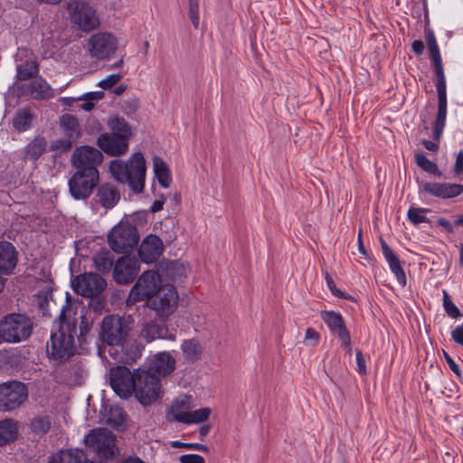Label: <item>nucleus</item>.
Listing matches in <instances>:
<instances>
[{
	"label": "nucleus",
	"instance_id": "nucleus-1",
	"mask_svg": "<svg viewBox=\"0 0 463 463\" xmlns=\"http://www.w3.org/2000/svg\"><path fill=\"white\" fill-rule=\"evenodd\" d=\"M57 329L52 332L47 352L51 358L61 362L71 357L75 353L74 337L80 343L86 342V335L93 326L90 312L62 307L59 316Z\"/></svg>",
	"mask_w": 463,
	"mask_h": 463
},
{
	"label": "nucleus",
	"instance_id": "nucleus-2",
	"mask_svg": "<svg viewBox=\"0 0 463 463\" xmlns=\"http://www.w3.org/2000/svg\"><path fill=\"white\" fill-rule=\"evenodd\" d=\"M109 169L113 178L118 183L128 184L129 188L137 194L143 191L146 161L142 153H134L127 162L114 159L110 162Z\"/></svg>",
	"mask_w": 463,
	"mask_h": 463
},
{
	"label": "nucleus",
	"instance_id": "nucleus-3",
	"mask_svg": "<svg viewBox=\"0 0 463 463\" xmlns=\"http://www.w3.org/2000/svg\"><path fill=\"white\" fill-rule=\"evenodd\" d=\"M33 329V319L24 314L11 313L0 319V336L5 343L25 341L32 335Z\"/></svg>",
	"mask_w": 463,
	"mask_h": 463
},
{
	"label": "nucleus",
	"instance_id": "nucleus-4",
	"mask_svg": "<svg viewBox=\"0 0 463 463\" xmlns=\"http://www.w3.org/2000/svg\"><path fill=\"white\" fill-rule=\"evenodd\" d=\"M131 322L118 315H108L103 317L100 325L99 339L109 345L112 350L124 344L129 335Z\"/></svg>",
	"mask_w": 463,
	"mask_h": 463
},
{
	"label": "nucleus",
	"instance_id": "nucleus-5",
	"mask_svg": "<svg viewBox=\"0 0 463 463\" xmlns=\"http://www.w3.org/2000/svg\"><path fill=\"white\" fill-rule=\"evenodd\" d=\"M85 444L87 448L96 453L101 461L109 460L118 453L115 445V435L104 428L90 430L85 437Z\"/></svg>",
	"mask_w": 463,
	"mask_h": 463
},
{
	"label": "nucleus",
	"instance_id": "nucleus-6",
	"mask_svg": "<svg viewBox=\"0 0 463 463\" xmlns=\"http://www.w3.org/2000/svg\"><path fill=\"white\" fill-rule=\"evenodd\" d=\"M160 380L149 371L145 369L136 370V383L134 394L137 400L144 406L149 405L159 397Z\"/></svg>",
	"mask_w": 463,
	"mask_h": 463
},
{
	"label": "nucleus",
	"instance_id": "nucleus-7",
	"mask_svg": "<svg viewBox=\"0 0 463 463\" xmlns=\"http://www.w3.org/2000/svg\"><path fill=\"white\" fill-rule=\"evenodd\" d=\"M139 234L136 226L128 222H119L108 236L111 250L117 253H128L137 246Z\"/></svg>",
	"mask_w": 463,
	"mask_h": 463
},
{
	"label": "nucleus",
	"instance_id": "nucleus-8",
	"mask_svg": "<svg viewBox=\"0 0 463 463\" xmlns=\"http://www.w3.org/2000/svg\"><path fill=\"white\" fill-rule=\"evenodd\" d=\"M164 285L157 272L153 270L145 271L137 279L130 290L128 298V305H131L139 300L147 301L150 297L159 291Z\"/></svg>",
	"mask_w": 463,
	"mask_h": 463
},
{
	"label": "nucleus",
	"instance_id": "nucleus-9",
	"mask_svg": "<svg viewBox=\"0 0 463 463\" xmlns=\"http://www.w3.org/2000/svg\"><path fill=\"white\" fill-rule=\"evenodd\" d=\"M28 399L25 383L9 381L0 384V411H11L20 408Z\"/></svg>",
	"mask_w": 463,
	"mask_h": 463
},
{
	"label": "nucleus",
	"instance_id": "nucleus-10",
	"mask_svg": "<svg viewBox=\"0 0 463 463\" xmlns=\"http://www.w3.org/2000/svg\"><path fill=\"white\" fill-rule=\"evenodd\" d=\"M99 184V174L76 171L68 181L69 193L77 201L87 200Z\"/></svg>",
	"mask_w": 463,
	"mask_h": 463
},
{
	"label": "nucleus",
	"instance_id": "nucleus-11",
	"mask_svg": "<svg viewBox=\"0 0 463 463\" xmlns=\"http://www.w3.org/2000/svg\"><path fill=\"white\" fill-rule=\"evenodd\" d=\"M104 156L99 149L90 146H80L74 149L71 163L76 171L99 174L98 167L103 162Z\"/></svg>",
	"mask_w": 463,
	"mask_h": 463
},
{
	"label": "nucleus",
	"instance_id": "nucleus-12",
	"mask_svg": "<svg viewBox=\"0 0 463 463\" xmlns=\"http://www.w3.org/2000/svg\"><path fill=\"white\" fill-rule=\"evenodd\" d=\"M178 295L173 285L165 284L156 294L150 297L146 306L156 311L160 317H167L177 307Z\"/></svg>",
	"mask_w": 463,
	"mask_h": 463
},
{
	"label": "nucleus",
	"instance_id": "nucleus-13",
	"mask_svg": "<svg viewBox=\"0 0 463 463\" xmlns=\"http://www.w3.org/2000/svg\"><path fill=\"white\" fill-rule=\"evenodd\" d=\"M68 10L71 14V22L83 31L93 30L99 24L94 10L83 1H71L68 4Z\"/></svg>",
	"mask_w": 463,
	"mask_h": 463
},
{
	"label": "nucleus",
	"instance_id": "nucleus-14",
	"mask_svg": "<svg viewBox=\"0 0 463 463\" xmlns=\"http://www.w3.org/2000/svg\"><path fill=\"white\" fill-rule=\"evenodd\" d=\"M136 370L132 373L126 366H117L110 371V385L113 391L123 399L129 398L134 392Z\"/></svg>",
	"mask_w": 463,
	"mask_h": 463
},
{
	"label": "nucleus",
	"instance_id": "nucleus-15",
	"mask_svg": "<svg viewBox=\"0 0 463 463\" xmlns=\"http://www.w3.org/2000/svg\"><path fill=\"white\" fill-rule=\"evenodd\" d=\"M90 56L99 60L109 59L118 49L117 38L109 33H97L88 40Z\"/></svg>",
	"mask_w": 463,
	"mask_h": 463
},
{
	"label": "nucleus",
	"instance_id": "nucleus-16",
	"mask_svg": "<svg viewBox=\"0 0 463 463\" xmlns=\"http://www.w3.org/2000/svg\"><path fill=\"white\" fill-rule=\"evenodd\" d=\"M106 287V280L93 272L81 274L73 281L74 290L87 298L100 296Z\"/></svg>",
	"mask_w": 463,
	"mask_h": 463
},
{
	"label": "nucleus",
	"instance_id": "nucleus-17",
	"mask_svg": "<svg viewBox=\"0 0 463 463\" xmlns=\"http://www.w3.org/2000/svg\"><path fill=\"white\" fill-rule=\"evenodd\" d=\"M138 272V263L135 258L120 257L113 268V279L118 284L127 285L134 281Z\"/></svg>",
	"mask_w": 463,
	"mask_h": 463
},
{
	"label": "nucleus",
	"instance_id": "nucleus-18",
	"mask_svg": "<svg viewBox=\"0 0 463 463\" xmlns=\"http://www.w3.org/2000/svg\"><path fill=\"white\" fill-rule=\"evenodd\" d=\"M140 336L147 343L156 339H168L171 341L175 339V335L168 330L166 317H160L144 323L140 331Z\"/></svg>",
	"mask_w": 463,
	"mask_h": 463
},
{
	"label": "nucleus",
	"instance_id": "nucleus-19",
	"mask_svg": "<svg viewBox=\"0 0 463 463\" xmlns=\"http://www.w3.org/2000/svg\"><path fill=\"white\" fill-rule=\"evenodd\" d=\"M438 113L433 126V139L439 140L443 132L447 117V92L445 77L437 78Z\"/></svg>",
	"mask_w": 463,
	"mask_h": 463
},
{
	"label": "nucleus",
	"instance_id": "nucleus-20",
	"mask_svg": "<svg viewBox=\"0 0 463 463\" xmlns=\"http://www.w3.org/2000/svg\"><path fill=\"white\" fill-rule=\"evenodd\" d=\"M144 345L136 340L128 341L120 345L116 346L115 350L109 349V353L110 355H115L116 359L122 364H132L141 357L142 350Z\"/></svg>",
	"mask_w": 463,
	"mask_h": 463
},
{
	"label": "nucleus",
	"instance_id": "nucleus-21",
	"mask_svg": "<svg viewBox=\"0 0 463 463\" xmlns=\"http://www.w3.org/2000/svg\"><path fill=\"white\" fill-rule=\"evenodd\" d=\"M164 245L162 240L154 234L144 239L138 249L140 260L147 264L156 261L163 253Z\"/></svg>",
	"mask_w": 463,
	"mask_h": 463
},
{
	"label": "nucleus",
	"instance_id": "nucleus-22",
	"mask_svg": "<svg viewBox=\"0 0 463 463\" xmlns=\"http://www.w3.org/2000/svg\"><path fill=\"white\" fill-rule=\"evenodd\" d=\"M97 145L103 152L112 156L124 155L128 148V141L109 133L101 134L97 139Z\"/></svg>",
	"mask_w": 463,
	"mask_h": 463
},
{
	"label": "nucleus",
	"instance_id": "nucleus-23",
	"mask_svg": "<svg viewBox=\"0 0 463 463\" xmlns=\"http://www.w3.org/2000/svg\"><path fill=\"white\" fill-rule=\"evenodd\" d=\"M422 191L436 197L448 199L461 194L463 193V185L428 182L422 184Z\"/></svg>",
	"mask_w": 463,
	"mask_h": 463
},
{
	"label": "nucleus",
	"instance_id": "nucleus-24",
	"mask_svg": "<svg viewBox=\"0 0 463 463\" xmlns=\"http://www.w3.org/2000/svg\"><path fill=\"white\" fill-rule=\"evenodd\" d=\"M321 318L328 326L332 334L336 335L345 345L349 344V332L345 325L344 319L339 313L334 311H322Z\"/></svg>",
	"mask_w": 463,
	"mask_h": 463
},
{
	"label": "nucleus",
	"instance_id": "nucleus-25",
	"mask_svg": "<svg viewBox=\"0 0 463 463\" xmlns=\"http://www.w3.org/2000/svg\"><path fill=\"white\" fill-rule=\"evenodd\" d=\"M17 88L23 94H30L35 99H44L52 95L50 85L38 75L30 83H20Z\"/></svg>",
	"mask_w": 463,
	"mask_h": 463
},
{
	"label": "nucleus",
	"instance_id": "nucleus-26",
	"mask_svg": "<svg viewBox=\"0 0 463 463\" xmlns=\"http://www.w3.org/2000/svg\"><path fill=\"white\" fill-rule=\"evenodd\" d=\"M17 251L9 241H0V274H10L17 265Z\"/></svg>",
	"mask_w": 463,
	"mask_h": 463
},
{
	"label": "nucleus",
	"instance_id": "nucleus-27",
	"mask_svg": "<svg viewBox=\"0 0 463 463\" xmlns=\"http://www.w3.org/2000/svg\"><path fill=\"white\" fill-rule=\"evenodd\" d=\"M175 361L167 353H159L154 356L147 371L158 378L171 373L175 370Z\"/></svg>",
	"mask_w": 463,
	"mask_h": 463
},
{
	"label": "nucleus",
	"instance_id": "nucleus-28",
	"mask_svg": "<svg viewBox=\"0 0 463 463\" xmlns=\"http://www.w3.org/2000/svg\"><path fill=\"white\" fill-rule=\"evenodd\" d=\"M96 198L101 206L106 209H111L119 201L120 193L113 184L104 183L99 186Z\"/></svg>",
	"mask_w": 463,
	"mask_h": 463
},
{
	"label": "nucleus",
	"instance_id": "nucleus-29",
	"mask_svg": "<svg viewBox=\"0 0 463 463\" xmlns=\"http://www.w3.org/2000/svg\"><path fill=\"white\" fill-rule=\"evenodd\" d=\"M381 247L383 253L384 258L386 259L391 270L395 274L398 282L402 286L406 285V275L403 269L401 266V261L396 256V254L391 250L388 244L384 240L381 239Z\"/></svg>",
	"mask_w": 463,
	"mask_h": 463
},
{
	"label": "nucleus",
	"instance_id": "nucleus-30",
	"mask_svg": "<svg viewBox=\"0 0 463 463\" xmlns=\"http://www.w3.org/2000/svg\"><path fill=\"white\" fill-rule=\"evenodd\" d=\"M18 437V422L14 419L0 420V446L14 441Z\"/></svg>",
	"mask_w": 463,
	"mask_h": 463
},
{
	"label": "nucleus",
	"instance_id": "nucleus-31",
	"mask_svg": "<svg viewBox=\"0 0 463 463\" xmlns=\"http://www.w3.org/2000/svg\"><path fill=\"white\" fill-rule=\"evenodd\" d=\"M108 125L112 135L123 138V140L129 141L132 137V128L124 118L117 116L110 118L108 121Z\"/></svg>",
	"mask_w": 463,
	"mask_h": 463
},
{
	"label": "nucleus",
	"instance_id": "nucleus-32",
	"mask_svg": "<svg viewBox=\"0 0 463 463\" xmlns=\"http://www.w3.org/2000/svg\"><path fill=\"white\" fill-rule=\"evenodd\" d=\"M34 115L30 109L23 108L15 111L12 119L13 128L18 132H24L32 128Z\"/></svg>",
	"mask_w": 463,
	"mask_h": 463
},
{
	"label": "nucleus",
	"instance_id": "nucleus-33",
	"mask_svg": "<svg viewBox=\"0 0 463 463\" xmlns=\"http://www.w3.org/2000/svg\"><path fill=\"white\" fill-rule=\"evenodd\" d=\"M89 305L88 308H86L84 306H82L81 303H71L69 300L67 301V304L63 307H71L75 308L77 310H84L85 312H90L91 317H93V321L96 318V315L101 313L103 309L106 307V300L102 298L98 297H92L89 298Z\"/></svg>",
	"mask_w": 463,
	"mask_h": 463
},
{
	"label": "nucleus",
	"instance_id": "nucleus-34",
	"mask_svg": "<svg viewBox=\"0 0 463 463\" xmlns=\"http://www.w3.org/2000/svg\"><path fill=\"white\" fill-rule=\"evenodd\" d=\"M60 126L65 136L78 139L80 137V127L78 118L71 114H64L60 118Z\"/></svg>",
	"mask_w": 463,
	"mask_h": 463
},
{
	"label": "nucleus",
	"instance_id": "nucleus-35",
	"mask_svg": "<svg viewBox=\"0 0 463 463\" xmlns=\"http://www.w3.org/2000/svg\"><path fill=\"white\" fill-rule=\"evenodd\" d=\"M153 168L159 184L164 188L169 187L172 178L169 168L165 161L159 156H154Z\"/></svg>",
	"mask_w": 463,
	"mask_h": 463
},
{
	"label": "nucleus",
	"instance_id": "nucleus-36",
	"mask_svg": "<svg viewBox=\"0 0 463 463\" xmlns=\"http://www.w3.org/2000/svg\"><path fill=\"white\" fill-rule=\"evenodd\" d=\"M38 72L39 65L34 60H26L16 66V78L21 81L33 80Z\"/></svg>",
	"mask_w": 463,
	"mask_h": 463
},
{
	"label": "nucleus",
	"instance_id": "nucleus-37",
	"mask_svg": "<svg viewBox=\"0 0 463 463\" xmlns=\"http://www.w3.org/2000/svg\"><path fill=\"white\" fill-rule=\"evenodd\" d=\"M52 419L48 415H37L30 420L29 429L36 436L43 437L51 430Z\"/></svg>",
	"mask_w": 463,
	"mask_h": 463
},
{
	"label": "nucleus",
	"instance_id": "nucleus-38",
	"mask_svg": "<svg viewBox=\"0 0 463 463\" xmlns=\"http://www.w3.org/2000/svg\"><path fill=\"white\" fill-rule=\"evenodd\" d=\"M93 262L96 269L101 273H109L113 265V256L108 250H102L93 256Z\"/></svg>",
	"mask_w": 463,
	"mask_h": 463
},
{
	"label": "nucleus",
	"instance_id": "nucleus-39",
	"mask_svg": "<svg viewBox=\"0 0 463 463\" xmlns=\"http://www.w3.org/2000/svg\"><path fill=\"white\" fill-rule=\"evenodd\" d=\"M211 414V409L208 407L202 408L188 414H178L177 421L183 423H199L205 421Z\"/></svg>",
	"mask_w": 463,
	"mask_h": 463
},
{
	"label": "nucleus",
	"instance_id": "nucleus-40",
	"mask_svg": "<svg viewBox=\"0 0 463 463\" xmlns=\"http://www.w3.org/2000/svg\"><path fill=\"white\" fill-rule=\"evenodd\" d=\"M47 143L44 137H37L30 142L26 148L25 154L27 158L36 160L39 158L46 149Z\"/></svg>",
	"mask_w": 463,
	"mask_h": 463
},
{
	"label": "nucleus",
	"instance_id": "nucleus-41",
	"mask_svg": "<svg viewBox=\"0 0 463 463\" xmlns=\"http://www.w3.org/2000/svg\"><path fill=\"white\" fill-rule=\"evenodd\" d=\"M181 348L185 359L190 362L198 360L202 353L198 341L194 339L184 340Z\"/></svg>",
	"mask_w": 463,
	"mask_h": 463
},
{
	"label": "nucleus",
	"instance_id": "nucleus-42",
	"mask_svg": "<svg viewBox=\"0 0 463 463\" xmlns=\"http://www.w3.org/2000/svg\"><path fill=\"white\" fill-rule=\"evenodd\" d=\"M166 276L173 281H183V279L186 277L185 268L183 263L179 261H172L166 266Z\"/></svg>",
	"mask_w": 463,
	"mask_h": 463
},
{
	"label": "nucleus",
	"instance_id": "nucleus-43",
	"mask_svg": "<svg viewBox=\"0 0 463 463\" xmlns=\"http://www.w3.org/2000/svg\"><path fill=\"white\" fill-rule=\"evenodd\" d=\"M126 414L120 407H111L106 418V422L113 427L119 428L124 424Z\"/></svg>",
	"mask_w": 463,
	"mask_h": 463
},
{
	"label": "nucleus",
	"instance_id": "nucleus-44",
	"mask_svg": "<svg viewBox=\"0 0 463 463\" xmlns=\"http://www.w3.org/2000/svg\"><path fill=\"white\" fill-rule=\"evenodd\" d=\"M415 161L424 171L438 176L441 175L437 165L434 162L430 161L423 153H417L415 155Z\"/></svg>",
	"mask_w": 463,
	"mask_h": 463
},
{
	"label": "nucleus",
	"instance_id": "nucleus-45",
	"mask_svg": "<svg viewBox=\"0 0 463 463\" xmlns=\"http://www.w3.org/2000/svg\"><path fill=\"white\" fill-rule=\"evenodd\" d=\"M190 399L187 396L175 400L174 403L171 406V411L174 420L177 421L178 414H188V410L190 409Z\"/></svg>",
	"mask_w": 463,
	"mask_h": 463
},
{
	"label": "nucleus",
	"instance_id": "nucleus-46",
	"mask_svg": "<svg viewBox=\"0 0 463 463\" xmlns=\"http://www.w3.org/2000/svg\"><path fill=\"white\" fill-rule=\"evenodd\" d=\"M76 456V449L60 450L49 458L48 463H73Z\"/></svg>",
	"mask_w": 463,
	"mask_h": 463
},
{
	"label": "nucleus",
	"instance_id": "nucleus-47",
	"mask_svg": "<svg viewBox=\"0 0 463 463\" xmlns=\"http://www.w3.org/2000/svg\"><path fill=\"white\" fill-rule=\"evenodd\" d=\"M429 51L437 78L445 77L439 46H430Z\"/></svg>",
	"mask_w": 463,
	"mask_h": 463
},
{
	"label": "nucleus",
	"instance_id": "nucleus-48",
	"mask_svg": "<svg viewBox=\"0 0 463 463\" xmlns=\"http://www.w3.org/2000/svg\"><path fill=\"white\" fill-rule=\"evenodd\" d=\"M76 140L77 139L70 138L68 137L63 139H57L51 144L50 149L55 152L56 155H61L71 150Z\"/></svg>",
	"mask_w": 463,
	"mask_h": 463
},
{
	"label": "nucleus",
	"instance_id": "nucleus-49",
	"mask_svg": "<svg viewBox=\"0 0 463 463\" xmlns=\"http://www.w3.org/2000/svg\"><path fill=\"white\" fill-rule=\"evenodd\" d=\"M430 211V210L427 209V208L411 207L408 211V219L413 224H420L421 222H429L430 220L422 213H428Z\"/></svg>",
	"mask_w": 463,
	"mask_h": 463
},
{
	"label": "nucleus",
	"instance_id": "nucleus-50",
	"mask_svg": "<svg viewBox=\"0 0 463 463\" xmlns=\"http://www.w3.org/2000/svg\"><path fill=\"white\" fill-rule=\"evenodd\" d=\"M443 307L446 313L452 318H457L462 316L458 307L451 301L446 290H443Z\"/></svg>",
	"mask_w": 463,
	"mask_h": 463
},
{
	"label": "nucleus",
	"instance_id": "nucleus-51",
	"mask_svg": "<svg viewBox=\"0 0 463 463\" xmlns=\"http://www.w3.org/2000/svg\"><path fill=\"white\" fill-rule=\"evenodd\" d=\"M189 17L195 29L199 26V0H189Z\"/></svg>",
	"mask_w": 463,
	"mask_h": 463
},
{
	"label": "nucleus",
	"instance_id": "nucleus-52",
	"mask_svg": "<svg viewBox=\"0 0 463 463\" xmlns=\"http://www.w3.org/2000/svg\"><path fill=\"white\" fill-rule=\"evenodd\" d=\"M325 279H326V281L329 290L331 291V293L334 296L344 298V299H353V298L351 296H346L344 292H342L341 290L336 288L335 282L333 280V278L330 276V274L328 272L325 273Z\"/></svg>",
	"mask_w": 463,
	"mask_h": 463
},
{
	"label": "nucleus",
	"instance_id": "nucleus-53",
	"mask_svg": "<svg viewBox=\"0 0 463 463\" xmlns=\"http://www.w3.org/2000/svg\"><path fill=\"white\" fill-rule=\"evenodd\" d=\"M173 448H183L188 449H196L203 452L209 450L208 447L201 443H183L181 441H173L171 443Z\"/></svg>",
	"mask_w": 463,
	"mask_h": 463
},
{
	"label": "nucleus",
	"instance_id": "nucleus-54",
	"mask_svg": "<svg viewBox=\"0 0 463 463\" xmlns=\"http://www.w3.org/2000/svg\"><path fill=\"white\" fill-rule=\"evenodd\" d=\"M121 79L120 74H111L107 79H104L99 82V87L103 90H109L115 86Z\"/></svg>",
	"mask_w": 463,
	"mask_h": 463
},
{
	"label": "nucleus",
	"instance_id": "nucleus-55",
	"mask_svg": "<svg viewBox=\"0 0 463 463\" xmlns=\"http://www.w3.org/2000/svg\"><path fill=\"white\" fill-rule=\"evenodd\" d=\"M180 463H205L204 458L197 454H185L179 458Z\"/></svg>",
	"mask_w": 463,
	"mask_h": 463
},
{
	"label": "nucleus",
	"instance_id": "nucleus-56",
	"mask_svg": "<svg viewBox=\"0 0 463 463\" xmlns=\"http://www.w3.org/2000/svg\"><path fill=\"white\" fill-rule=\"evenodd\" d=\"M356 364H357V371L360 374L366 373V366H365V360L363 356V354L361 351L357 350L356 354Z\"/></svg>",
	"mask_w": 463,
	"mask_h": 463
},
{
	"label": "nucleus",
	"instance_id": "nucleus-57",
	"mask_svg": "<svg viewBox=\"0 0 463 463\" xmlns=\"http://www.w3.org/2000/svg\"><path fill=\"white\" fill-rule=\"evenodd\" d=\"M444 358L449 364L450 370L457 374L458 377L461 376V372L459 366L455 363V361L449 355V354L443 351Z\"/></svg>",
	"mask_w": 463,
	"mask_h": 463
},
{
	"label": "nucleus",
	"instance_id": "nucleus-58",
	"mask_svg": "<svg viewBox=\"0 0 463 463\" xmlns=\"http://www.w3.org/2000/svg\"><path fill=\"white\" fill-rule=\"evenodd\" d=\"M451 337L455 343L463 345V322L451 332Z\"/></svg>",
	"mask_w": 463,
	"mask_h": 463
},
{
	"label": "nucleus",
	"instance_id": "nucleus-59",
	"mask_svg": "<svg viewBox=\"0 0 463 463\" xmlns=\"http://www.w3.org/2000/svg\"><path fill=\"white\" fill-rule=\"evenodd\" d=\"M103 97H104V92H102V91H95V92L86 93L82 98H79V99L93 101V100L101 99Z\"/></svg>",
	"mask_w": 463,
	"mask_h": 463
},
{
	"label": "nucleus",
	"instance_id": "nucleus-60",
	"mask_svg": "<svg viewBox=\"0 0 463 463\" xmlns=\"http://www.w3.org/2000/svg\"><path fill=\"white\" fill-rule=\"evenodd\" d=\"M411 48L415 54L420 55L424 52L425 44L421 40H415L411 44Z\"/></svg>",
	"mask_w": 463,
	"mask_h": 463
},
{
	"label": "nucleus",
	"instance_id": "nucleus-61",
	"mask_svg": "<svg viewBox=\"0 0 463 463\" xmlns=\"http://www.w3.org/2000/svg\"><path fill=\"white\" fill-rule=\"evenodd\" d=\"M455 172L458 175L463 173V150L459 151L457 155L456 163H455Z\"/></svg>",
	"mask_w": 463,
	"mask_h": 463
},
{
	"label": "nucleus",
	"instance_id": "nucleus-62",
	"mask_svg": "<svg viewBox=\"0 0 463 463\" xmlns=\"http://www.w3.org/2000/svg\"><path fill=\"white\" fill-rule=\"evenodd\" d=\"M319 338L318 333L313 329V328H307L305 335V340L307 341L309 339H312L315 341V343L312 345H315Z\"/></svg>",
	"mask_w": 463,
	"mask_h": 463
},
{
	"label": "nucleus",
	"instance_id": "nucleus-63",
	"mask_svg": "<svg viewBox=\"0 0 463 463\" xmlns=\"http://www.w3.org/2000/svg\"><path fill=\"white\" fill-rule=\"evenodd\" d=\"M438 224L444 228L448 232L452 233L454 232L453 225L446 219L439 218L437 221Z\"/></svg>",
	"mask_w": 463,
	"mask_h": 463
},
{
	"label": "nucleus",
	"instance_id": "nucleus-64",
	"mask_svg": "<svg viewBox=\"0 0 463 463\" xmlns=\"http://www.w3.org/2000/svg\"><path fill=\"white\" fill-rule=\"evenodd\" d=\"M165 197H163L162 199H159V200H156L151 208H150V211L152 213H156V212H159L163 209V206H164V203H165Z\"/></svg>",
	"mask_w": 463,
	"mask_h": 463
}]
</instances>
